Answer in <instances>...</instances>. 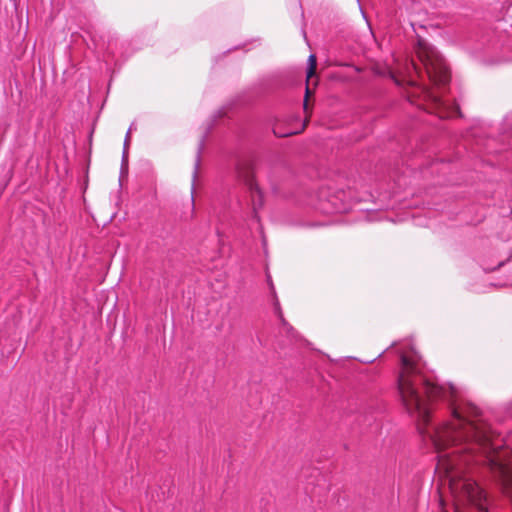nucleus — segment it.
I'll return each instance as SVG.
<instances>
[{"label":"nucleus","mask_w":512,"mask_h":512,"mask_svg":"<svg viewBox=\"0 0 512 512\" xmlns=\"http://www.w3.org/2000/svg\"><path fill=\"white\" fill-rule=\"evenodd\" d=\"M129 144H130V134H129V132H127L125 140H124V149H128Z\"/></svg>","instance_id":"6e6552de"},{"label":"nucleus","mask_w":512,"mask_h":512,"mask_svg":"<svg viewBox=\"0 0 512 512\" xmlns=\"http://www.w3.org/2000/svg\"><path fill=\"white\" fill-rule=\"evenodd\" d=\"M503 265H504V262H500V263L498 264L497 268H500V267H501V266H503Z\"/></svg>","instance_id":"9b49d317"},{"label":"nucleus","mask_w":512,"mask_h":512,"mask_svg":"<svg viewBox=\"0 0 512 512\" xmlns=\"http://www.w3.org/2000/svg\"><path fill=\"white\" fill-rule=\"evenodd\" d=\"M238 176L246 185L250 192L252 208L257 215V211L263 206V193L255 181L254 166L250 162L240 164L237 168Z\"/></svg>","instance_id":"7ed1b4c3"},{"label":"nucleus","mask_w":512,"mask_h":512,"mask_svg":"<svg viewBox=\"0 0 512 512\" xmlns=\"http://www.w3.org/2000/svg\"><path fill=\"white\" fill-rule=\"evenodd\" d=\"M202 148H203V140H201V142L199 144V148H198V152H197V158H196V163H195L194 175L197 174V169H198L199 164H200V154H201Z\"/></svg>","instance_id":"423d86ee"},{"label":"nucleus","mask_w":512,"mask_h":512,"mask_svg":"<svg viewBox=\"0 0 512 512\" xmlns=\"http://www.w3.org/2000/svg\"><path fill=\"white\" fill-rule=\"evenodd\" d=\"M133 130H134V127H132V125H131L127 132H129V134H131V131H133Z\"/></svg>","instance_id":"9d476101"},{"label":"nucleus","mask_w":512,"mask_h":512,"mask_svg":"<svg viewBox=\"0 0 512 512\" xmlns=\"http://www.w3.org/2000/svg\"><path fill=\"white\" fill-rule=\"evenodd\" d=\"M133 130H134V127H132V125H131L127 132H129V134H131V131H133Z\"/></svg>","instance_id":"1a4fd4ad"},{"label":"nucleus","mask_w":512,"mask_h":512,"mask_svg":"<svg viewBox=\"0 0 512 512\" xmlns=\"http://www.w3.org/2000/svg\"><path fill=\"white\" fill-rule=\"evenodd\" d=\"M127 169H128V149H123L121 170L123 172L124 170L127 171Z\"/></svg>","instance_id":"39448f33"},{"label":"nucleus","mask_w":512,"mask_h":512,"mask_svg":"<svg viewBox=\"0 0 512 512\" xmlns=\"http://www.w3.org/2000/svg\"><path fill=\"white\" fill-rule=\"evenodd\" d=\"M400 364L398 390L409 414L428 424L430 402H448L452 419L428 434L439 453L437 469L444 470L455 495L456 512H512V457L498 452L481 410L470 402L458 404L454 386L430 382L407 356L401 355Z\"/></svg>","instance_id":"f257e3e1"},{"label":"nucleus","mask_w":512,"mask_h":512,"mask_svg":"<svg viewBox=\"0 0 512 512\" xmlns=\"http://www.w3.org/2000/svg\"><path fill=\"white\" fill-rule=\"evenodd\" d=\"M316 66V56L314 54H311L308 58V67L306 71L307 81L316 75Z\"/></svg>","instance_id":"20e7f679"},{"label":"nucleus","mask_w":512,"mask_h":512,"mask_svg":"<svg viewBox=\"0 0 512 512\" xmlns=\"http://www.w3.org/2000/svg\"><path fill=\"white\" fill-rule=\"evenodd\" d=\"M311 94V90L309 89L308 84L306 85V91H305V99H304V109H307V99L309 95Z\"/></svg>","instance_id":"0eeeda50"},{"label":"nucleus","mask_w":512,"mask_h":512,"mask_svg":"<svg viewBox=\"0 0 512 512\" xmlns=\"http://www.w3.org/2000/svg\"><path fill=\"white\" fill-rule=\"evenodd\" d=\"M418 58L429 80L435 85L444 86L450 81V72L437 49L424 40H419Z\"/></svg>","instance_id":"f03ea898"}]
</instances>
